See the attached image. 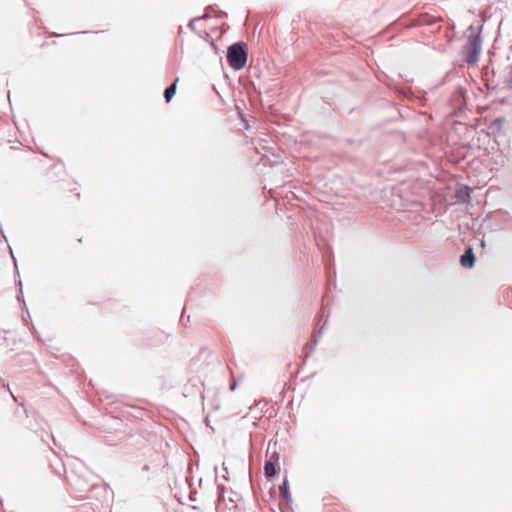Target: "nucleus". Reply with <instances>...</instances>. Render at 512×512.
Returning a JSON list of instances; mask_svg holds the SVG:
<instances>
[{
  "instance_id": "nucleus-8",
  "label": "nucleus",
  "mask_w": 512,
  "mask_h": 512,
  "mask_svg": "<svg viewBox=\"0 0 512 512\" xmlns=\"http://www.w3.org/2000/svg\"><path fill=\"white\" fill-rule=\"evenodd\" d=\"M279 470V464H275L266 460L264 464V475L267 480L274 478Z\"/></svg>"
},
{
  "instance_id": "nucleus-24",
  "label": "nucleus",
  "mask_w": 512,
  "mask_h": 512,
  "mask_svg": "<svg viewBox=\"0 0 512 512\" xmlns=\"http://www.w3.org/2000/svg\"><path fill=\"white\" fill-rule=\"evenodd\" d=\"M10 394L12 396V398L14 399L15 402H17V398L13 395V393L10 391Z\"/></svg>"
},
{
  "instance_id": "nucleus-19",
  "label": "nucleus",
  "mask_w": 512,
  "mask_h": 512,
  "mask_svg": "<svg viewBox=\"0 0 512 512\" xmlns=\"http://www.w3.org/2000/svg\"><path fill=\"white\" fill-rule=\"evenodd\" d=\"M503 121H504L503 118H497V119H495L494 123L500 125Z\"/></svg>"
},
{
  "instance_id": "nucleus-21",
  "label": "nucleus",
  "mask_w": 512,
  "mask_h": 512,
  "mask_svg": "<svg viewBox=\"0 0 512 512\" xmlns=\"http://www.w3.org/2000/svg\"><path fill=\"white\" fill-rule=\"evenodd\" d=\"M480 246H481V248H485L486 243H485V241H484V240H481V242H480Z\"/></svg>"
},
{
  "instance_id": "nucleus-2",
  "label": "nucleus",
  "mask_w": 512,
  "mask_h": 512,
  "mask_svg": "<svg viewBox=\"0 0 512 512\" xmlns=\"http://www.w3.org/2000/svg\"><path fill=\"white\" fill-rule=\"evenodd\" d=\"M481 47L482 38L480 32L468 37L467 43L462 48V54L467 64H475L479 60Z\"/></svg>"
},
{
  "instance_id": "nucleus-16",
  "label": "nucleus",
  "mask_w": 512,
  "mask_h": 512,
  "mask_svg": "<svg viewBox=\"0 0 512 512\" xmlns=\"http://www.w3.org/2000/svg\"><path fill=\"white\" fill-rule=\"evenodd\" d=\"M237 386H238V382H237L236 380H233V381L231 382V384L229 385V390H230L231 392H233V391H235V390H236Z\"/></svg>"
},
{
  "instance_id": "nucleus-20",
  "label": "nucleus",
  "mask_w": 512,
  "mask_h": 512,
  "mask_svg": "<svg viewBox=\"0 0 512 512\" xmlns=\"http://www.w3.org/2000/svg\"><path fill=\"white\" fill-rule=\"evenodd\" d=\"M149 469H150V466L147 464L142 467V471H144V472L149 471Z\"/></svg>"
},
{
  "instance_id": "nucleus-13",
  "label": "nucleus",
  "mask_w": 512,
  "mask_h": 512,
  "mask_svg": "<svg viewBox=\"0 0 512 512\" xmlns=\"http://www.w3.org/2000/svg\"><path fill=\"white\" fill-rule=\"evenodd\" d=\"M17 285L19 286V293L17 294V299L18 301H21L23 299L22 281L19 280L17 282Z\"/></svg>"
},
{
  "instance_id": "nucleus-4",
  "label": "nucleus",
  "mask_w": 512,
  "mask_h": 512,
  "mask_svg": "<svg viewBox=\"0 0 512 512\" xmlns=\"http://www.w3.org/2000/svg\"><path fill=\"white\" fill-rule=\"evenodd\" d=\"M476 256L473 247L468 246L460 256V265L463 268L472 269L475 266Z\"/></svg>"
},
{
  "instance_id": "nucleus-23",
  "label": "nucleus",
  "mask_w": 512,
  "mask_h": 512,
  "mask_svg": "<svg viewBox=\"0 0 512 512\" xmlns=\"http://www.w3.org/2000/svg\"><path fill=\"white\" fill-rule=\"evenodd\" d=\"M190 500H191V501H196V499L194 498V496H193V493H192V492L190 493Z\"/></svg>"
},
{
  "instance_id": "nucleus-27",
  "label": "nucleus",
  "mask_w": 512,
  "mask_h": 512,
  "mask_svg": "<svg viewBox=\"0 0 512 512\" xmlns=\"http://www.w3.org/2000/svg\"><path fill=\"white\" fill-rule=\"evenodd\" d=\"M223 478L225 479V481H228V480H229V479H228V477H227V476H225V475L223 476Z\"/></svg>"
},
{
  "instance_id": "nucleus-1",
  "label": "nucleus",
  "mask_w": 512,
  "mask_h": 512,
  "mask_svg": "<svg viewBox=\"0 0 512 512\" xmlns=\"http://www.w3.org/2000/svg\"><path fill=\"white\" fill-rule=\"evenodd\" d=\"M248 52L244 42H235L227 48V63L235 71L243 69L247 63Z\"/></svg>"
},
{
  "instance_id": "nucleus-15",
  "label": "nucleus",
  "mask_w": 512,
  "mask_h": 512,
  "mask_svg": "<svg viewBox=\"0 0 512 512\" xmlns=\"http://www.w3.org/2000/svg\"><path fill=\"white\" fill-rule=\"evenodd\" d=\"M210 17V14L206 11L202 16H199V17H194V20H204V19H208Z\"/></svg>"
},
{
  "instance_id": "nucleus-7",
  "label": "nucleus",
  "mask_w": 512,
  "mask_h": 512,
  "mask_svg": "<svg viewBox=\"0 0 512 512\" xmlns=\"http://www.w3.org/2000/svg\"><path fill=\"white\" fill-rule=\"evenodd\" d=\"M216 498L214 500L216 512H223L221 502L224 500L225 486L223 484L215 485Z\"/></svg>"
},
{
  "instance_id": "nucleus-5",
  "label": "nucleus",
  "mask_w": 512,
  "mask_h": 512,
  "mask_svg": "<svg viewBox=\"0 0 512 512\" xmlns=\"http://www.w3.org/2000/svg\"><path fill=\"white\" fill-rule=\"evenodd\" d=\"M388 87L403 99H412L414 97L410 88L400 86L394 81L388 83Z\"/></svg>"
},
{
  "instance_id": "nucleus-11",
  "label": "nucleus",
  "mask_w": 512,
  "mask_h": 512,
  "mask_svg": "<svg viewBox=\"0 0 512 512\" xmlns=\"http://www.w3.org/2000/svg\"><path fill=\"white\" fill-rule=\"evenodd\" d=\"M276 447L277 445V442L274 441L272 442V440L269 441L268 443V449H267V455H268V459L267 461L269 462H272V463H275V464H279V459H280V454L279 452H277L276 450H273L270 454H269V451L271 449V447Z\"/></svg>"
},
{
  "instance_id": "nucleus-22",
  "label": "nucleus",
  "mask_w": 512,
  "mask_h": 512,
  "mask_svg": "<svg viewBox=\"0 0 512 512\" xmlns=\"http://www.w3.org/2000/svg\"><path fill=\"white\" fill-rule=\"evenodd\" d=\"M435 22H437V20H436V19H432V20H430V21L428 22V24H429V25H432V24H434Z\"/></svg>"
},
{
  "instance_id": "nucleus-3",
  "label": "nucleus",
  "mask_w": 512,
  "mask_h": 512,
  "mask_svg": "<svg viewBox=\"0 0 512 512\" xmlns=\"http://www.w3.org/2000/svg\"><path fill=\"white\" fill-rule=\"evenodd\" d=\"M67 478L71 487L78 492L81 497L86 496L88 492L98 486L96 483H91L86 474L79 472L72 471Z\"/></svg>"
},
{
  "instance_id": "nucleus-25",
  "label": "nucleus",
  "mask_w": 512,
  "mask_h": 512,
  "mask_svg": "<svg viewBox=\"0 0 512 512\" xmlns=\"http://www.w3.org/2000/svg\"><path fill=\"white\" fill-rule=\"evenodd\" d=\"M3 387L6 388L7 390H9V385L8 384H3Z\"/></svg>"
},
{
  "instance_id": "nucleus-17",
  "label": "nucleus",
  "mask_w": 512,
  "mask_h": 512,
  "mask_svg": "<svg viewBox=\"0 0 512 512\" xmlns=\"http://www.w3.org/2000/svg\"><path fill=\"white\" fill-rule=\"evenodd\" d=\"M197 21H198V20H194V18H193V19H191V20H190V22H189V24H188V27H189L193 32H195V33H196V29H195L194 23H195V22H197Z\"/></svg>"
},
{
  "instance_id": "nucleus-6",
  "label": "nucleus",
  "mask_w": 512,
  "mask_h": 512,
  "mask_svg": "<svg viewBox=\"0 0 512 512\" xmlns=\"http://www.w3.org/2000/svg\"><path fill=\"white\" fill-rule=\"evenodd\" d=\"M471 189L469 186L462 185L456 191V199L460 203H468L471 199Z\"/></svg>"
},
{
  "instance_id": "nucleus-18",
  "label": "nucleus",
  "mask_w": 512,
  "mask_h": 512,
  "mask_svg": "<svg viewBox=\"0 0 512 512\" xmlns=\"http://www.w3.org/2000/svg\"><path fill=\"white\" fill-rule=\"evenodd\" d=\"M227 16V13L225 11H219L217 14H216V17L217 18H223V17H226Z\"/></svg>"
},
{
  "instance_id": "nucleus-12",
  "label": "nucleus",
  "mask_w": 512,
  "mask_h": 512,
  "mask_svg": "<svg viewBox=\"0 0 512 512\" xmlns=\"http://www.w3.org/2000/svg\"><path fill=\"white\" fill-rule=\"evenodd\" d=\"M321 334H322V330L319 331L318 335H313V339H312L311 343L309 344V348L311 350L317 345Z\"/></svg>"
},
{
  "instance_id": "nucleus-9",
  "label": "nucleus",
  "mask_w": 512,
  "mask_h": 512,
  "mask_svg": "<svg viewBox=\"0 0 512 512\" xmlns=\"http://www.w3.org/2000/svg\"><path fill=\"white\" fill-rule=\"evenodd\" d=\"M279 494H280V498L282 500H285L286 503L291 502L292 498H291V493H290V488H289V482L286 477L284 478L283 482L279 486Z\"/></svg>"
},
{
  "instance_id": "nucleus-26",
  "label": "nucleus",
  "mask_w": 512,
  "mask_h": 512,
  "mask_svg": "<svg viewBox=\"0 0 512 512\" xmlns=\"http://www.w3.org/2000/svg\"><path fill=\"white\" fill-rule=\"evenodd\" d=\"M222 467H223V470L227 471V467L225 466L224 463L222 464Z\"/></svg>"
},
{
  "instance_id": "nucleus-10",
  "label": "nucleus",
  "mask_w": 512,
  "mask_h": 512,
  "mask_svg": "<svg viewBox=\"0 0 512 512\" xmlns=\"http://www.w3.org/2000/svg\"><path fill=\"white\" fill-rule=\"evenodd\" d=\"M177 82H178V78H176L174 80L173 83H171L169 86H167L164 90V93H163V96L165 98V101L168 103L172 100V98L174 97L175 93H176V88H177Z\"/></svg>"
},
{
  "instance_id": "nucleus-14",
  "label": "nucleus",
  "mask_w": 512,
  "mask_h": 512,
  "mask_svg": "<svg viewBox=\"0 0 512 512\" xmlns=\"http://www.w3.org/2000/svg\"><path fill=\"white\" fill-rule=\"evenodd\" d=\"M9 249H10V253H11V256H12V259H13V262H14L15 274L19 275V271H18V266H17V263H16V259H15L14 255H13V253H12V249H11V247H9Z\"/></svg>"
}]
</instances>
